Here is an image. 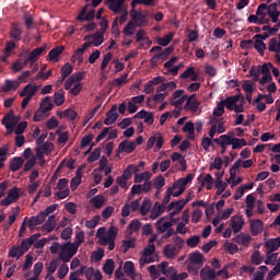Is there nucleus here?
Masks as SVG:
<instances>
[{
    "instance_id": "52",
    "label": "nucleus",
    "mask_w": 280,
    "mask_h": 280,
    "mask_svg": "<svg viewBox=\"0 0 280 280\" xmlns=\"http://www.w3.org/2000/svg\"><path fill=\"white\" fill-rule=\"evenodd\" d=\"M37 149H39L44 154H46V156H49V154H51V152H54V143L44 142L43 144H39V147H37Z\"/></svg>"
},
{
    "instance_id": "8",
    "label": "nucleus",
    "mask_w": 280,
    "mask_h": 280,
    "mask_svg": "<svg viewBox=\"0 0 280 280\" xmlns=\"http://www.w3.org/2000/svg\"><path fill=\"white\" fill-rule=\"evenodd\" d=\"M192 180H194V175L188 174L186 177L179 178L177 182H175L173 184V189H177V194H175V195L176 196H182V194H185V188Z\"/></svg>"
},
{
    "instance_id": "40",
    "label": "nucleus",
    "mask_w": 280,
    "mask_h": 280,
    "mask_svg": "<svg viewBox=\"0 0 280 280\" xmlns=\"http://www.w3.org/2000/svg\"><path fill=\"white\" fill-rule=\"evenodd\" d=\"M171 40H174V33L170 32L164 37H158L156 43L160 47H167Z\"/></svg>"
},
{
    "instance_id": "28",
    "label": "nucleus",
    "mask_w": 280,
    "mask_h": 280,
    "mask_svg": "<svg viewBox=\"0 0 280 280\" xmlns=\"http://www.w3.org/2000/svg\"><path fill=\"white\" fill-rule=\"evenodd\" d=\"M119 118V114H117V107L114 106L112 109L106 114V118L104 120L105 126H113L115 121Z\"/></svg>"
},
{
    "instance_id": "19",
    "label": "nucleus",
    "mask_w": 280,
    "mask_h": 280,
    "mask_svg": "<svg viewBox=\"0 0 280 280\" xmlns=\"http://www.w3.org/2000/svg\"><path fill=\"white\" fill-rule=\"evenodd\" d=\"M136 148H137V142L124 140L118 145V152H125L126 154H131V152H135Z\"/></svg>"
},
{
    "instance_id": "24",
    "label": "nucleus",
    "mask_w": 280,
    "mask_h": 280,
    "mask_svg": "<svg viewBox=\"0 0 280 280\" xmlns=\"http://www.w3.org/2000/svg\"><path fill=\"white\" fill-rule=\"evenodd\" d=\"M135 117L138 119H144V124H148V126H152L154 124V113L142 109L138 112Z\"/></svg>"
},
{
    "instance_id": "26",
    "label": "nucleus",
    "mask_w": 280,
    "mask_h": 280,
    "mask_svg": "<svg viewBox=\"0 0 280 280\" xmlns=\"http://www.w3.org/2000/svg\"><path fill=\"white\" fill-rule=\"evenodd\" d=\"M200 106V102H198V98H196V95L192 94L187 97L185 108L187 110H190L191 113H196Z\"/></svg>"
},
{
    "instance_id": "6",
    "label": "nucleus",
    "mask_w": 280,
    "mask_h": 280,
    "mask_svg": "<svg viewBox=\"0 0 280 280\" xmlns=\"http://www.w3.org/2000/svg\"><path fill=\"white\" fill-rule=\"evenodd\" d=\"M30 250V243L27 241L22 240L20 245H13L9 249V257L13 259H21L23 255H25Z\"/></svg>"
},
{
    "instance_id": "16",
    "label": "nucleus",
    "mask_w": 280,
    "mask_h": 280,
    "mask_svg": "<svg viewBox=\"0 0 280 280\" xmlns=\"http://www.w3.org/2000/svg\"><path fill=\"white\" fill-rule=\"evenodd\" d=\"M256 14L259 19V25L270 23V18H268V5H266V3H262L257 8Z\"/></svg>"
},
{
    "instance_id": "27",
    "label": "nucleus",
    "mask_w": 280,
    "mask_h": 280,
    "mask_svg": "<svg viewBox=\"0 0 280 280\" xmlns=\"http://www.w3.org/2000/svg\"><path fill=\"white\" fill-rule=\"evenodd\" d=\"M2 124L7 129L8 135H12V132H14V128L16 126V120L14 119V116H4L2 119Z\"/></svg>"
},
{
    "instance_id": "50",
    "label": "nucleus",
    "mask_w": 280,
    "mask_h": 280,
    "mask_svg": "<svg viewBox=\"0 0 280 280\" xmlns=\"http://www.w3.org/2000/svg\"><path fill=\"white\" fill-rule=\"evenodd\" d=\"M137 25L135 22L129 21L127 23V25L125 26V28L122 30V34H125V36H135V30H137Z\"/></svg>"
},
{
    "instance_id": "41",
    "label": "nucleus",
    "mask_w": 280,
    "mask_h": 280,
    "mask_svg": "<svg viewBox=\"0 0 280 280\" xmlns=\"http://www.w3.org/2000/svg\"><path fill=\"white\" fill-rule=\"evenodd\" d=\"M65 51V46H58L54 49H51L48 54L49 60L52 62H58V56Z\"/></svg>"
},
{
    "instance_id": "36",
    "label": "nucleus",
    "mask_w": 280,
    "mask_h": 280,
    "mask_svg": "<svg viewBox=\"0 0 280 280\" xmlns=\"http://www.w3.org/2000/svg\"><path fill=\"white\" fill-rule=\"evenodd\" d=\"M175 189L176 188H174V186H171L167 188L166 195L162 200V207L165 208V206L170 202V200H172V196H173V198H178V196H180V195H176V194H178V191H175Z\"/></svg>"
},
{
    "instance_id": "37",
    "label": "nucleus",
    "mask_w": 280,
    "mask_h": 280,
    "mask_svg": "<svg viewBox=\"0 0 280 280\" xmlns=\"http://www.w3.org/2000/svg\"><path fill=\"white\" fill-rule=\"evenodd\" d=\"M140 229H141V221H139L138 219H133L127 226L128 237H130L132 233L139 232Z\"/></svg>"
},
{
    "instance_id": "58",
    "label": "nucleus",
    "mask_w": 280,
    "mask_h": 280,
    "mask_svg": "<svg viewBox=\"0 0 280 280\" xmlns=\"http://www.w3.org/2000/svg\"><path fill=\"white\" fill-rule=\"evenodd\" d=\"M125 273L127 277L135 279V264H132V261L125 262Z\"/></svg>"
},
{
    "instance_id": "39",
    "label": "nucleus",
    "mask_w": 280,
    "mask_h": 280,
    "mask_svg": "<svg viewBox=\"0 0 280 280\" xmlns=\"http://www.w3.org/2000/svg\"><path fill=\"white\" fill-rule=\"evenodd\" d=\"M43 231H46L47 233H51L54 229H56V217L55 214L50 215L47 221L42 226Z\"/></svg>"
},
{
    "instance_id": "17",
    "label": "nucleus",
    "mask_w": 280,
    "mask_h": 280,
    "mask_svg": "<svg viewBox=\"0 0 280 280\" xmlns=\"http://www.w3.org/2000/svg\"><path fill=\"white\" fill-rule=\"evenodd\" d=\"M90 44H83L81 48H78L72 55L73 65H82L84 62V51L89 49Z\"/></svg>"
},
{
    "instance_id": "5",
    "label": "nucleus",
    "mask_w": 280,
    "mask_h": 280,
    "mask_svg": "<svg viewBox=\"0 0 280 280\" xmlns=\"http://www.w3.org/2000/svg\"><path fill=\"white\" fill-rule=\"evenodd\" d=\"M30 78V72H23L22 75H20L16 80H5L4 84L2 85L3 93H10V91H16L23 84V82H26L25 79Z\"/></svg>"
},
{
    "instance_id": "10",
    "label": "nucleus",
    "mask_w": 280,
    "mask_h": 280,
    "mask_svg": "<svg viewBox=\"0 0 280 280\" xmlns=\"http://www.w3.org/2000/svg\"><path fill=\"white\" fill-rule=\"evenodd\" d=\"M185 205H187V201H182V199L177 200V201H172L168 206H167V211L170 212V218L171 220H174V215H178V213L180 211H183V209H185Z\"/></svg>"
},
{
    "instance_id": "21",
    "label": "nucleus",
    "mask_w": 280,
    "mask_h": 280,
    "mask_svg": "<svg viewBox=\"0 0 280 280\" xmlns=\"http://www.w3.org/2000/svg\"><path fill=\"white\" fill-rule=\"evenodd\" d=\"M265 248L266 252L275 253L276 250H279L280 248V235L276 238H268L265 241Z\"/></svg>"
},
{
    "instance_id": "2",
    "label": "nucleus",
    "mask_w": 280,
    "mask_h": 280,
    "mask_svg": "<svg viewBox=\"0 0 280 280\" xmlns=\"http://www.w3.org/2000/svg\"><path fill=\"white\" fill-rule=\"evenodd\" d=\"M156 253V246L154 244H148L143 250L140 253L139 266L143 268L148 266V264H154L156 261V257L154 254Z\"/></svg>"
},
{
    "instance_id": "25",
    "label": "nucleus",
    "mask_w": 280,
    "mask_h": 280,
    "mask_svg": "<svg viewBox=\"0 0 280 280\" xmlns=\"http://www.w3.org/2000/svg\"><path fill=\"white\" fill-rule=\"evenodd\" d=\"M174 226V223L172 221H165V218H161L155 222V228L159 233H165V231H168Z\"/></svg>"
},
{
    "instance_id": "15",
    "label": "nucleus",
    "mask_w": 280,
    "mask_h": 280,
    "mask_svg": "<svg viewBox=\"0 0 280 280\" xmlns=\"http://www.w3.org/2000/svg\"><path fill=\"white\" fill-rule=\"evenodd\" d=\"M185 100H187V95H185V91L177 90L173 93V96L171 98L172 106H175V108H180L183 104H185Z\"/></svg>"
},
{
    "instance_id": "44",
    "label": "nucleus",
    "mask_w": 280,
    "mask_h": 280,
    "mask_svg": "<svg viewBox=\"0 0 280 280\" xmlns=\"http://www.w3.org/2000/svg\"><path fill=\"white\" fill-rule=\"evenodd\" d=\"M152 178V173L145 171L135 175L133 183H148Z\"/></svg>"
},
{
    "instance_id": "31",
    "label": "nucleus",
    "mask_w": 280,
    "mask_h": 280,
    "mask_svg": "<svg viewBox=\"0 0 280 280\" xmlns=\"http://www.w3.org/2000/svg\"><path fill=\"white\" fill-rule=\"evenodd\" d=\"M90 205L94 207V209H102L106 205V197L103 195H96L90 199Z\"/></svg>"
},
{
    "instance_id": "38",
    "label": "nucleus",
    "mask_w": 280,
    "mask_h": 280,
    "mask_svg": "<svg viewBox=\"0 0 280 280\" xmlns=\"http://www.w3.org/2000/svg\"><path fill=\"white\" fill-rule=\"evenodd\" d=\"M37 89L38 88L36 85L27 84V85H25L23 91L20 93V97H31L32 98L33 95H36Z\"/></svg>"
},
{
    "instance_id": "54",
    "label": "nucleus",
    "mask_w": 280,
    "mask_h": 280,
    "mask_svg": "<svg viewBox=\"0 0 280 280\" xmlns=\"http://www.w3.org/2000/svg\"><path fill=\"white\" fill-rule=\"evenodd\" d=\"M180 78H184L185 80H191V82H196V81L200 80V78H199L198 73H196V71H184L180 74Z\"/></svg>"
},
{
    "instance_id": "20",
    "label": "nucleus",
    "mask_w": 280,
    "mask_h": 280,
    "mask_svg": "<svg viewBox=\"0 0 280 280\" xmlns=\"http://www.w3.org/2000/svg\"><path fill=\"white\" fill-rule=\"evenodd\" d=\"M200 278L201 280H218V273L211 267H203L200 270Z\"/></svg>"
},
{
    "instance_id": "43",
    "label": "nucleus",
    "mask_w": 280,
    "mask_h": 280,
    "mask_svg": "<svg viewBox=\"0 0 280 280\" xmlns=\"http://www.w3.org/2000/svg\"><path fill=\"white\" fill-rule=\"evenodd\" d=\"M178 255V249L174 245H166L164 247V256L166 259H174Z\"/></svg>"
},
{
    "instance_id": "33",
    "label": "nucleus",
    "mask_w": 280,
    "mask_h": 280,
    "mask_svg": "<svg viewBox=\"0 0 280 280\" xmlns=\"http://www.w3.org/2000/svg\"><path fill=\"white\" fill-rule=\"evenodd\" d=\"M224 106L228 110H233L235 106H237V102H240V95L229 96L225 100H222Z\"/></svg>"
},
{
    "instance_id": "12",
    "label": "nucleus",
    "mask_w": 280,
    "mask_h": 280,
    "mask_svg": "<svg viewBox=\"0 0 280 280\" xmlns=\"http://www.w3.org/2000/svg\"><path fill=\"white\" fill-rule=\"evenodd\" d=\"M126 0H107L108 9L114 12V14H121L126 12Z\"/></svg>"
},
{
    "instance_id": "60",
    "label": "nucleus",
    "mask_w": 280,
    "mask_h": 280,
    "mask_svg": "<svg viewBox=\"0 0 280 280\" xmlns=\"http://www.w3.org/2000/svg\"><path fill=\"white\" fill-rule=\"evenodd\" d=\"M129 80H128V73L125 72L121 77L116 78L113 81L114 86H124V84H128Z\"/></svg>"
},
{
    "instance_id": "14",
    "label": "nucleus",
    "mask_w": 280,
    "mask_h": 280,
    "mask_svg": "<svg viewBox=\"0 0 280 280\" xmlns=\"http://www.w3.org/2000/svg\"><path fill=\"white\" fill-rule=\"evenodd\" d=\"M94 19L95 9L89 11V4H85L77 16V21H79L80 23H83V21H93Z\"/></svg>"
},
{
    "instance_id": "18",
    "label": "nucleus",
    "mask_w": 280,
    "mask_h": 280,
    "mask_svg": "<svg viewBox=\"0 0 280 280\" xmlns=\"http://www.w3.org/2000/svg\"><path fill=\"white\" fill-rule=\"evenodd\" d=\"M268 50L276 54L275 55L276 62L280 65V37H279V40L277 38H271L269 40Z\"/></svg>"
},
{
    "instance_id": "9",
    "label": "nucleus",
    "mask_w": 280,
    "mask_h": 280,
    "mask_svg": "<svg viewBox=\"0 0 280 280\" xmlns=\"http://www.w3.org/2000/svg\"><path fill=\"white\" fill-rule=\"evenodd\" d=\"M21 198V194L19 192L18 187H13L9 190L8 196L1 200L2 207H10L13 202H16Z\"/></svg>"
},
{
    "instance_id": "30",
    "label": "nucleus",
    "mask_w": 280,
    "mask_h": 280,
    "mask_svg": "<svg viewBox=\"0 0 280 280\" xmlns=\"http://www.w3.org/2000/svg\"><path fill=\"white\" fill-rule=\"evenodd\" d=\"M267 14L269 19H271L272 23H277V21H279L280 12L277 9V3H271L267 7Z\"/></svg>"
},
{
    "instance_id": "63",
    "label": "nucleus",
    "mask_w": 280,
    "mask_h": 280,
    "mask_svg": "<svg viewBox=\"0 0 280 280\" xmlns=\"http://www.w3.org/2000/svg\"><path fill=\"white\" fill-rule=\"evenodd\" d=\"M198 244H200V236L198 235H194L186 241V246H188V248H196Z\"/></svg>"
},
{
    "instance_id": "29",
    "label": "nucleus",
    "mask_w": 280,
    "mask_h": 280,
    "mask_svg": "<svg viewBox=\"0 0 280 280\" xmlns=\"http://www.w3.org/2000/svg\"><path fill=\"white\" fill-rule=\"evenodd\" d=\"M46 219L47 217L43 212H39L37 215L32 217L28 220V229H31L32 231V229H34L35 226L43 224V222H45Z\"/></svg>"
},
{
    "instance_id": "3",
    "label": "nucleus",
    "mask_w": 280,
    "mask_h": 280,
    "mask_svg": "<svg viewBox=\"0 0 280 280\" xmlns=\"http://www.w3.org/2000/svg\"><path fill=\"white\" fill-rule=\"evenodd\" d=\"M96 237L101 246H108V242H113L117 237V228L110 226L106 232V228H100L96 232Z\"/></svg>"
},
{
    "instance_id": "45",
    "label": "nucleus",
    "mask_w": 280,
    "mask_h": 280,
    "mask_svg": "<svg viewBox=\"0 0 280 280\" xmlns=\"http://www.w3.org/2000/svg\"><path fill=\"white\" fill-rule=\"evenodd\" d=\"M277 259H279V253L266 252L265 264L267 266H275L277 264Z\"/></svg>"
},
{
    "instance_id": "49",
    "label": "nucleus",
    "mask_w": 280,
    "mask_h": 280,
    "mask_svg": "<svg viewBox=\"0 0 280 280\" xmlns=\"http://www.w3.org/2000/svg\"><path fill=\"white\" fill-rule=\"evenodd\" d=\"M77 250L84 244V232H78L74 236V242L70 243Z\"/></svg>"
},
{
    "instance_id": "64",
    "label": "nucleus",
    "mask_w": 280,
    "mask_h": 280,
    "mask_svg": "<svg viewBox=\"0 0 280 280\" xmlns=\"http://www.w3.org/2000/svg\"><path fill=\"white\" fill-rule=\"evenodd\" d=\"M130 248H135V240L131 238V240L122 241V244H121L122 253L130 250Z\"/></svg>"
},
{
    "instance_id": "23",
    "label": "nucleus",
    "mask_w": 280,
    "mask_h": 280,
    "mask_svg": "<svg viewBox=\"0 0 280 280\" xmlns=\"http://www.w3.org/2000/svg\"><path fill=\"white\" fill-rule=\"evenodd\" d=\"M252 235H261L264 233V221L259 219L249 222Z\"/></svg>"
},
{
    "instance_id": "51",
    "label": "nucleus",
    "mask_w": 280,
    "mask_h": 280,
    "mask_svg": "<svg viewBox=\"0 0 280 280\" xmlns=\"http://www.w3.org/2000/svg\"><path fill=\"white\" fill-rule=\"evenodd\" d=\"M82 183V175H80V170L77 171L75 177H73L70 182V188L72 191H75L78 187H80V184Z\"/></svg>"
},
{
    "instance_id": "57",
    "label": "nucleus",
    "mask_w": 280,
    "mask_h": 280,
    "mask_svg": "<svg viewBox=\"0 0 280 280\" xmlns=\"http://www.w3.org/2000/svg\"><path fill=\"white\" fill-rule=\"evenodd\" d=\"M56 106H62L65 104V90H59L55 93Z\"/></svg>"
},
{
    "instance_id": "46",
    "label": "nucleus",
    "mask_w": 280,
    "mask_h": 280,
    "mask_svg": "<svg viewBox=\"0 0 280 280\" xmlns=\"http://www.w3.org/2000/svg\"><path fill=\"white\" fill-rule=\"evenodd\" d=\"M23 163H25L23 158H13L11 161V164H10V171L19 172V170H21V167H23Z\"/></svg>"
},
{
    "instance_id": "32",
    "label": "nucleus",
    "mask_w": 280,
    "mask_h": 280,
    "mask_svg": "<svg viewBox=\"0 0 280 280\" xmlns=\"http://www.w3.org/2000/svg\"><path fill=\"white\" fill-rule=\"evenodd\" d=\"M254 40V48L258 54H260V56H264V51H266V43L261 39V35H255Z\"/></svg>"
},
{
    "instance_id": "47",
    "label": "nucleus",
    "mask_w": 280,
    "mask_h": 280,
    "mask_svg": "<svg viewBox=\"0 0 280 280\" xmlns=\"http://www.w3.org/2000/svg\"><path fill=\"white\" fill-rule=\"evenodd\" d=\"M165 213V208L162 205L155 203L152 211H151V220H156V218H159V215Z\"/></svg>"
},
{
    "instance_id": "61",
    "label": "nucleus",
    "mask_w": 280,
    "mask_h": 280,
    "mask_svg": "<svg viewBox=\"0 0 280 280\" xmlns=\"http://www.w3.org/2000/svg\"><path fill=\"white\" fill-rule=\"evenodd\" d=\"M67 275H69V266H67V262H63L58 268L57 277H58V279H65V277H67Z\"/></svg>"
},
{
    "instance_id": "11",
    "label": "nucleus",
    "mask_w": 280,
    "mask_h": 280,
    "mask_svg": "<svg viewBox=\"0 0 280 280\" xmlns=\"http://www.w3.org/2000/svg\"><path fill=\"white\" fill-rule=\"evenodd\" d=\"M244 224H246V221L244 220V217L240 214H235L230 219V226L232 228L233 233H240L242 229H244Z\"/></svg>"
},
{
    "instance_id": "53",
    "label": "nucleus",
    "mask_w": 280,
    "mask_h": 280,
    "mask_svg": "<svg viewBox=\"0 0 280 280\" xmlns=\"http://www.w3.org/2000/svg\"><path fill=\"white\" fill-rule=\"evenodd\" d=\"M137 172H139V166L128 165L122 174V177L128 180L132 177V174H137Z\"/></svg>"
},
{
    "instance_id": "22",
    "label": "nucleus",
    "mask_w": 280,
    "mask_h": 280,
    "mask_svg": "<svg viewBox=\"0 0 280 280\" xmlns=\"http://www.w3.org/2000/svg\"><path fill=\"white\" fill-rule=\"evenodd\" d=\"M83 79H84V72H78L75 74L70 75L65 84L66 91H69V89H71L72 86H75L77 82H80Z\"/></svg>"
},
{
    "instance_id": "1",
    "label": "nucleus",
    "mask_w": 280,
    "mask_h": 280,
    "mask_svg": "<svg viewBox=\"0 0 280 280\" xmlns=\"http://www.w3.org/2000/svg\"><path fill=\"white\" fill-rule=\"evenodd\" d=\"M49 250L51 255H58V259L63 261V264H69V261H71V259L78 255V250L69 241L63 244L54 242L49 247Z\"/></svg>"
},
{
    "instance_id": "62",
    "label": "nucleus",
    "mask_w": 280,
    "mask_h": 280,
    "mask_svg": "<svg viewBox=\"0 0 280 280\" xmlns=\"http://www.w3.org/2000/svg\"><path fill=\"white\" fill-rule=\"evenodd\" d=\"M151 208H152V203L150 202V200L144 199L142 201V205L140 206V213H141V215H148V213L150 212Z\"/></svg>"
},
{
    "instance_id": "34",
    "label": "nucleus",
    "mask_w": 280,
    "mask_h": 280,
    "mask_svg": "<svg viewBox=\"0 0 280 280\" xmlns=\"http://www.w3.org/2000/svg\"><path fill=\"white\" fill-rule=\"evenodd\" d=\"M252 240H253V237H250L249 234H241V235H236V237H234L235 244H241V246H245V247L250 246Z\"/></svg>"
},
{
    "instance_id": "13",
    "label": "nucleus",
    "mask_w": 280,
    "mask_h": 280,
    "mask_svg": "<svg viewBox=\"0 0 280 280\" xmlns=\"http://www.w3.org/2000/svg\"><path fill=\"white\" fill-rule=\"evenodd\" d=\"M163 143H165V140L162 136H152L147 141V150H152V148H154V152H159V150L163 148Z\"/></svg>"
},
{
    "instance_id": "42",
    "label": "nucleus",
    "mask_w": 280,
    "mask_h": 280,
    "mask_svg": "<svg viewBox=\"0 0 280 280\" xmlns=\"http://www.w3.org/2000/svg\"><path fill=\"white\" fill-rule=\"evenodd\" d=\"M104 43V35L95 34L91 37V40L85 43L84 45H89V47H100Z\"/></svg>"
},
{
    "instance_id": "35",
    "label": "nucleus",
    "mask_w": 280,
    "mask_h": 280,
    "mask_svg": "<svg viewBox=\"0 0 280 280\" xmlns=\"http://www.w3.org/2000/svg\"><path fill=\"white\" fill-rule=\"evenodd\" d=\"M47 49V46H42V47H38V48H35L33 49L26 60L28 61H34V60H38V57L43 56L44 51Z\"/></svg>"
},
{
    "instance_id": "48",
    "label": "nucleus",
    "mask_w": 280,
    "mask_h": 280,
    "mask_svg": "<svg viewBox=\"0 0 280 280\" xmlns=\"http://www.w3.org/2000/svg\"><path fill=\"white\" fill-rule=\"evenodd\" d=\"M184 132H186L188 136V139L194 140L196 139V135H194L195 125L192 121H187L185 126L183 127Z\"/></svg>"
},
{
    "instance_id": "56",
    "label": "nucleus",
    "mask_w": 280,
    "mask_h": 280,
    "mask_svg": "<svg viewBox=\"0 0 280 280\" xmlns=\"http://www.w3.org/2000/svg\"><path fill=\"white\" fill-rule=\"evenodd\" d=\"M246 145L247 143L245 139H238V138L232 139V150H242V148Z\"/></svg>"
},
{
    "instance_id": "55",
    "label": "nucleus",
    "mask_w": 280,
    "mask_h": 280,
    "mask_svg": "<svg viewBox=\"0 0 280 280\" xmlns=\"http://www.w3.org/2000/svg\"><path fill=\"white\" fill-rule=\"evenodd\" d=\"M105 275H113L115 272V261L113 259H107L103 266Z\"/></svg>"
},
{
    "instance_id": "59",
    "label": "nucleus",
    "mask_w": 280,
    "mask_h": 280,
    "mask_svg": "<svg viewBox=\"0 0 280 280\" xmlns=\"http://www.w3.org/2000/svg\"><path fill=\"white\" fill-rule=\"evenodd\" d=\"M56 135H58V143L65 145V143H67V141H69V132L68 131H60V129H58L56 131Z\"/></svg>"
},
{
    "instance_id": "7",
    "label": "nucleus",
    "mask_w": 280,
    "mask_h": 280,
    "mask_svg": "<svg viewBox=\"0 0 280 280\" xmlns=\"http://www.w3.org/2000/svg\"><path fill=\"white\" fill-rule=\"evenodd\" d=\"M131 22L135 23L138 27H148V15L141 11L135 9L130 10Z\"/></svg>"
},
{
    "instance_id": "4",
    "label": "nucleus",
    "mask_w": 280,
    "mask_h": 280,
    "mask_svg": "<svg viewBox=\"0 0 280 280\" xmlns=\"http://www.w3.org/2000/svg\"><path fill=\"white\" fill-rule=\"evenodd\" d=\"M205 265V258L200 252H195L189 255L188 272L198 275L201 266Z\"/></svg>"
}]
</instances>
